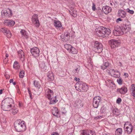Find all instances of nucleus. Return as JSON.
<instances>
[{"instance_id":"c85d7f7f","label":"nucleus","mask_w":135,"mask_h":135,"mask_svg":"<svg viewBox=\"0 0 135 135\" xmlns=\"http://www.w3.org/2000/svg\"><path fill=\"white\" fill-rule=\"evenodd\" d=\"M47 76L49 80H52L54 79L53 75L51 72H49L47 74Z\"/></svg>"},{"instance_id":"8fccbe9b","label":"nucleus","mask_w":135,"mask_h":135,"mask_svg":"<svg viewBox=\"0 0 135 135\" xmlns=\"http://www.w3.org/2000/svg\"><path fill=\"white\" fill-rule=\"evenodd\" d=\"M89 132H88V134L87 135H93L94 132L92 130L90 131V133Z\"/></svg>"},{"instance_id":"a878e982","label":"nucleus","mask_w":135,"mask_h":135,"mask_svg":"<svg viewBox=\"0 0 135 135\" xmlns=\"http://www.w3.org/2000/svg\"><path fill=\"white\" fill-rule=\"evenodd\" d=\"M40 67L43 71L46 70L47 68V67L44 62H42L40 64Z\"/></svg>"},{"instance_id":"37998d69","label":"nucleus","mask_w":135,"mask_h":135,"mask_svg":"<svg viewBox=\"0 0 135 135\" xmlns=\"http://www.w3.org/2000/svg\"><path fill=\"white\" fill-rule=\"evenodd\" d=\"M117 74H114L113 75V76L114 77L116 78H118L119 77L120 75V73L118 72H117Z\"/></svg>"},{"instance_id":"4d7b16f0","label":"nucleus","mask_w":135,"mask_h":135,"mask_svg":"<svg viewBox=\"0 0 135 135\" xmlns=\"http://www.w3.org/2000/svg\"><path fill=\"white\" fill-rule=\"evenodd\" d=\"M88 66L89 68H92L93 66L91 64V63H90L89 64H88Z\"/></svg>"},{"instance_id":"79ce46f5","label":"nucleus","mask_w":135,"mask_h":135,"mask_svg":"<svg viewBox=\"0 0 135 135\" xmlns=\"http://www.w3.org/2000/svg\"><path fill=\"white\" fill-rule=\"evenodd\" d=\"M70 14L74 17H75L77 16V13L76 11L74 12H71Z\"/></svg>"},{"instance_id":"a18cd8bd","label":"nucleus","mask_w":135,"mask_h":135,"mask_svg":"<svg viewBox=\"0 0 135 135\" xmlns=\"http://www.w3.org/2000/svg\"><path fill=\"white\" fill-rule=\"evenodd\" d=\"M127 11L128 12L131 14H133L134 13V12L133 10H130L129 8H127Z\"/></svg>"},{"instance_id":"5701e85b","label":"nucleus","mask_w":135,"mask_h":135,"mask_svg":"<svg viewBox=\"0 0 135 135\" xmlns=\"http://www.w3.org/2000/svg\"><path fill=\"white\" fill-rule=\"evenodd\" d=\"M133 126L131 123L129 124V126L126 127V129H127L126 131L128 134H130L132 131Z\"/></svg>"},{"instance_id":"f704fd0d","label":"nucleus","mask_w":135,"mask_h":135,"mask_svg":"<svg viewBox=\"0 0 135 135\" xmlns=\"http://www.w3.org/2000/svg\"><path fill=\"white\" fill-rule=\"evenodd\" d=\"M13 67L14 68L16 69H19L20 66L19 64L17 61H15L13 65Z\"/></svg>"},{"instance_id":"2f4dec72","label":"nucleus","mask_w":135,"mask_h":135,"mask_svg":"<svg viewBox=\"0 0 135 135\" xmlns=\"http://www.w3.org/2000/svg\"><path fill=\"white\" fill-rule=\"evenodd\" d=\"M10 111H11V113L12 114L14 115L16 114L18 112V110L16 108V107H13H13H12V108H11V109Z\"/></svg>"},{"instance_id":"bb28decb","label":"nucleus","mask_w":135,"mask_h":135,"mask_svg":"<svg viewBox=\"0 0 135 135\" xmlns=\"http://www.w3.org/2000/svg\"><path fill=\"white\" fill-rule=\"evenodd\" d=\"M122 132L123 130L122 128H118L115 131V135H121Z\"/></svg>"},{"instance_id":"cd10ccee","label":"nucleus","mask_w":135,"mask_h":135,"mask_svg":"<svg viewBox=\"0 0 135 135\" xmlns=\"http://www.w3.org/2000/svg\"><path fill=\"white\" fill-rule=\"evenodd\" d=\"M12 11L9 9L8 8L6 14L5 15V17H9L12 15Z\"/></svg>"},{"instance_id":"72a5a7b5","label":"nucleus","mask_w":135,"mask_h":135,"mask_svg":"<svg viewBox=\"0 0 135 135\" xmlns=\"http://www.w3.org/2000/svg\"><path fill=\"white\" fill-rule=\"evenodd\" d=\"M65 37L62 38L63 39H66L67 40H69L70 37V36L69 33L68 32H66L64 34Z\"/></svg>"},{"instance_id":"39448f33","label":"nucleus","mask_w":135,"mask_h":135,"mask_svg":"<svg viewBox=\"0 0 135 135\" xmlns=\"http://www.w3.org/2000/svg\"><path fill=\"white\" fill-rule=\"evenodd\" d=\"M75 85L78 86L79 87L78 91L83 92L86 91L87 89V86L86 84L82 81H79Z\"/></svg>"},{"instance_id":"b1692460","label":"nucleus","mask_w":135,"mask_h":135,"mask_svg":"<svg viewBox=\"0 0 135 135\" xmlns=\"http://www.w3.org/2000/svg\"><path fill=\"white\" fill-rule=\"evenodd\" d=\"M52 113L53 115L58 117V115L59 114V112L57 108L56 107L54 108V109L52 110Z\"/></svg>"},{"instance_id":"774afa93","label":"nucleus","mask_w":135,"mask_h":135,"mask_svg":"<svg viewBox=\"0 0 135 135\" xmlns=\"http://www.w3.org/2000/svg\"><path fill=\"white\" fill-rule=\"evenodd\" d=\"M103 108H104V106H103L102 107L101 110H103Z\"/></svg>"},{"instance_id":"7c9ffc66","label":"nucleus","mask_w":135,"mask_h":135,"mask_svg":"<svg viewBox=\"0 0 135 135\" xmlns=\"http://www.w3.org/2000/svg\"><path fill=\"white\" fill-rule=\"evenodd\" d=\"M20 33L22 36H23L26 38L28 37V33L24 30H22L20 31Z\"/></svg>"},{"instance_id":"423d86ee","label":"nucleus","mask_w":135,"mask_h":135,"mask_svg":"<svg viewBox=\"0 0 135 135\" xmlns=\"http://www.w3.org/2000/svg\"><path fill=\"white\" fill-rule=\"evenodd\" d=\"M108 42L111 48L113 49L118 47L120 44V40L115 39L111 40L108 41Z\"/></svg>"},{"instance_id":"6e6552de","label":"nucleus","mask_w":135,"mask_h":135,"mask_svg":"<svg viewBox=\"0 0 135 135\" xmlns=\"http://www.w3.org/2000/svg\"><path fill=\"white\" fill-rule=\"evenodd\" d=\"M30 52L32 55L35 58L38 57L40 55V50L36 47L31 49Z\"/></svg>"},{"instance_id":"1a4fd4ad","label":"nucleus","mask_w":135,"mask_h":135,"mask_svg":"<svg viewBox=\"0 0 135 135\" xmlns=\"http://www.w3.org/2000/svg\"><path fill=\"white\" fill-rule=\"evenodd\" d=\"M101 100V98L99 96H96L94 98L93 101V105L95 108H98Z\"/></svg>"},{"instance_id":"4c0bfd02","label":"nucleus","mask_w":135,"mask_h":135,"mask_svg":"<svg viewBox=\"0 0 135 135\" xmlns=\"http://www.w3.org/2000/svg\"><path fill=\"white\" fill-rule=\"evenodd\" d=\"M80 69V67L79 66H77L76 67L75 70H73V71L75 73H78L79 71V70Z\"/></svg>"},{"instance_id":"7ed1b4c3","label":"nucleus","mask_w":135,"mask_h":135,"mask_svg":"<svg viewBox=\"0 0 135 135\" xmlns=\"http://www.w3.org/2000/svg\"><path fill=\"white\" fill-rule=\"evenodd\" d=\"M93 50L97 53H99L101 52L103 50L102 44L98 41H95L94 42Z\"/></svg>"},{"instance_id":"2eb2a0df","label":"nucleus","mask_w":135,"mask_h":135,"mask_svg":"<svg viewBox=\"0 0 135 135\" xmlns=\"http://www.w3.org/2000/svg\"><path fill=\"white\" fill-rule=\"evenodd\" d=\"M54 92L53 91L49 89H48L46 90V97L48 99L49 98H50L53 97Z\"/></svg>"},{"instance_id":"9d476101","label":"nucleus","mask_w":135,"mask_h":135,"mask_svg":"<svg viewBox=\"0 0 135 135\" xmlns=\"http://www.w3.org/2000/svg\"><path fill=\"white\" fill-rule=\"evenodd\" d=\"M32 21L36 27H38L39 26L40 24L38 20L37 15L34 14L32 16Z\"/></svg>"},{"instance_id":"4468645a","label":"nucleus","mask_w":135,"mask_h":135,"mask_svg":"<svg viewBox=\"0 0 135 135\" xmlns=\"http://www.w3.org/2000/svg\"><path fill=\"white\" fill-rule=\"evenodd\" d=\"M15 23V22L12 20H7L4 21V24L5 25L9 26H13Z\"/></svg>"},{"instance_id":"338daca9","label":"nucleus","mask_w":135,"mask_h":135,"mask_svg":"<svg viewBox=\"0 0 135 135\" xmlns=\"http://www.w3.org/2000/svg\"><path fill=\"white\" fill-rule=\"evenodd\" d=\"M6 57H8V54H6Z\"/></svg>"},{"instance_id":"052dcab7","label":"nucleus","mask_w":135,"mask_h":135,"mask_svg":"<svg viewBox=\"0 0 135 135\" xmlns=\"http://www.w3.org/2000/svg\"><path fill=\"white\" fill-rule=\"evenodd\" d=\"M124 75L126 76V77H127L128 76V73H125L124 74Z\"/></svg>"},{"instance_id":"aec40b11","label":"nucleus","mask_w":135,"mask_h":135,"mask_svg":"<svg viewBox=\"0 0 135 135\" xmlns=\"http://www.w3.org/2000/svg\"><path fill=\"white\" fill-rule=\"evenodd\" d=\"M118 12V15L120 17L124 18L126 17V13L124 10L120 9L119 10Z\"/></svg>"},{"instance_id":"ea45409f","label":"nucleus","mask_w":135,"mask_h":135,"mask_svg":"<svg viewBox=\"0 0 135 135\" xmlns=\"http://www.w3.org/2000/svg\"><path fill=\"white\" fill-rule=\"evenodd\" d=\"M7 10L3 9L1 12L2 15V17L4 18L5 17V15L6 14Z\"/></svg>"},{"instance_id":"5fc2aeb1","label":"nucleus","mask_w":135,"mask_h":135,"mask_svg":"<svg viewBox=\"0 0 135 135\" xmlns=\"http://www.w3.org/2000/svg\"><path fill=\"white\" fill-rule=\"evenodd\" d=\"M102 118V116H97L95 118L97 119H100Z\"/></svg>"},{"instance_id":"0eeeda50","label":"nucleus","mask_w":135,"mask_h":135,"mask_svg":"<svg viewBox=\"0 0 135 135\" xmlns=\"http://www.w3.org/2000/svg\"><path fill=\"white\" fill-rule=\"evenodd\" d=\"M124 32L120 26H117L115 27L113 32L114 35L119 36L123 35Z\"/></svg>"},{"instance_id":"a19ab883","label":"nucleus","mask_w":135,"mask_h":135,"mask_svg":"<svg viewBox=\"0 0 135 135\" xmlns=\"http://www.w3.org/2000/svg\"><path fill=\"white\" fill-rule=\"evenodd\" d=\"M24 71L23 70L21 71L20 73V77L21 78L23 77L24 75Z\"/></svg>"},{"instance_id":"6ab92c4d","label":"nucleus","mask_w":135,"mask_h":135,"mask_svg":"<svg viewBox=\"0 0 135 135\" xmlns=\"http://www.w3.org/2000/svg\"><path fill=\"white\" fill-rule=\"evenodd\" d=\"M56 96L54 97L53 96L49 98L48 99L50 100L49 102L50 104H54L58 101V100L56 99Z\"/></svg>"},{"instance_id":"3c124183","label":"nucleus","mask_w":135,"mask_h":135,"mask_svg":"<svg viewBox=\"0 0 135 135\" xmlns=\"http://www.w3.org/2000/svg\"><path fill=\"white\" fill-rule=\"evenodd\" d=\"M28 93H29V94L30 97V98L31 99H32V94L31 93V91H30V90H29V89H28Z\"/></svg>"},{"instance_id":"4be33fe9","label":"nucleus","mask_w":135,"mask_h":135,"mask_svg":"<svg viewBox=\"0 0 135 135\" xmlns=\"http://www.w3.org/2000/svg\"><path fill=\"white\" fill-rule=\"evenodd\" d=\"M131 29L129 25H123L122 26V30L126 32H127Z\"/></svg>"},{"instance_id":"c756f323","label":"nucleus","mask_w":135,"mask_h":135,"mask_svg":"<svg viewBox=\"0 0 135 135\" xmlns=\"http://www.w3.org/2000/svg\"><path fill=\"white\" fill-rule=\"evenodd\" d=\"M131 91L132 92V94L135 97V85L132 84L131 87Z\"/></svg>"},{"instance_id":"9b49d317","label":"nucleus","mask_w":135,"mask_h":135,"mask_svg":"<svg viewBox=\"0 0 135 135\" xmlns=\"http://www.w3.org/2000/svg\"><path fill=\"white\" fill-rule=\"evenodd\" d=\"M1 31L6 35L8 38H10L11 36V33L9 31L7 28H1Z\"/></svg>"},{"instance_id":"20e7f679","label":"nucleus","mask_w":135,"mask_h":135,"mask_svg":"<svg viewBox=\"0 0 135 135\" xmlns=\"http://www.w3.org/2000/svg\"><path fill=\"white\" fill-rule=\"evenodd\" d=\"M1 108L4 110L9 111L11 108H12V107L11 103L8 101L3 100L2 103Z\"/></svg>"},{"instance_id":"49530a36","label":"nucleus","mask_w":135,"mask_h":135,"mask_svg":"<svg viewBox=\"0 0 135 135\" xmlns=\"http://www.w3.org/2000/svg\"><path fill=\"white\" fill-rule=\"evenodd\" d=\"M118 110L117 109H114L113 110V112L114 114H117L118 113Z\"/></svg>"},{"instance_id":"c03bdc74","label":"nucleus","mask_w":135,"mask_h":135,"mask_svg":"<svg viewBox=\"0 0 135 135\" xmlns=\"http://www.w3.org/2000/svg\"><path fill=\"white\" fill-rule=\"evenodd\" d=\"M117 81L119 84H121L122 83V80L121 78L118 79Z\"/></svg>"},{"instance_id":"a211bd4d","label":"nucleus","mask_w":135,"mask_h":135,"mask_svg":"<svg viewBox=\"0 0 135 135\" xmlns=\"http://www.w3.org/2000/svg\"><path fill=\"white\" fill-rule=\"evenodd\" d=\"M110 65V64L107 61H105L104 62L103 64L100 66L102 69L104 70L108 67Z\"/></svg>"},{"instance_id":"0e129e2a","label":"nucleus","mask_w":135,"mask_h":135,"mask_svg":"<svg viewBox=\"0 0 135 135\" xmlns=\"http://www.w3.org/2000/svg\"><path fill=\"white\" fill-rule=\"evenodd\" d=\"M2 91L3 90L2 89H1L0 90V94H2Z\"/></svg>"},{"instance_id":"58836bf2","label":"nucleus","mask_w":135,"mask_h":135,"mask_svg":"<svg viewBox=\"0 0 135 135\" xmlns=\"http://www.w3.org/2000/svg\"><path fill=\"white\" fill-rule=\"evenodd\" d=\"M64 46L66 49L67 50L68 52L69 51V50H70V49L72 47V46L71 45L67 44L65 45H64Z\"/></svg>"},{"instance_id":"de8ad7c7","label":"nucleus","mask_w":135,"mask_h":135,"mask_svg":"<svg viewBox=\"0 0 135 135\" xmlns=\"http://www.w3.org/2000/svg\"><path fill=\"white\" fill-rule=\"evenodd\" d=\"M70 13H71V12H74L76 11L75 9L71 7L70 9V10L69 11Z\"/></svg>"},{"instance_id":"864d4df0","label":"nucleus","mask_w":135,"mask_h":135,"mask_svg":"<svg viewBox=\"0 0 135 135\" xmlns=\"http://www.w3.org/2000/svg\"><path fill=\"white\" fill-rule=\"evenodd\" d=\"M122 19L120 18H118L116 20V22H118L119 21H121Z\"/></svg>"},{"instance_id":"f257e3e1","label":"nucleus","mask_w":135,"mask_h":135,"mask_svg":"<svg viewBox=\"0 0 135 135\" xmlns=\"http://www.w3.org/2000/svg\"><path fill=\"white\" fill-rule=\"evenodd\" d=\"M95 31L97 36L99 37H103L107 36L111 33V31L109 29L103 26L100 27L96 29Z\"/></svg>"},{"instance_id":"f3484780","label":"nucleus","mask_w":135,"mask_h":135,"mask_svg":"<svg viewBox=\"0 0 135 135\" xmlns=\"http://www.w3.org/2000/svg\"><path fill=\"white\" fill-rule=\"evenodd\" d=\"M127 89L126 87H123L120 88L118 89L117 91L122 94H125L127 91Z\"/></svg>"},{"instance_id":"dca6fc26","label":"nucleus","mask_w":135,"mask_h":135,"mask_svg":"<svg viewBox=\"0 0 135 135\" xmlns=\"http://www.w3.org/2000/svg\"><path fill=\"white\" fill-rule=\"evenodd\" d=\"M18 54L21 60L23 61L24 60L25 55L23 51L22 50H20L18 52Z\"/></svg>"},{"instance_id":"f03ea898","label":"nucleus","mask_w":135,"mask_h":135,"mask_svg":"<svg viewBox=\"0 0 135 135\" xmlns=\"http://www.w3.org/2000/svg\"><path fill=\"white\" fill-rule=\"evenodd\" d=\"M14 126L15 129L18 132L24 131L26 129L25 122L23 121H16L15 122Z\"/></svg>"},{"instance_id":"f8f14e48","label":"nucleus","mask_w":135,"mask_h":135,"mask_svg":"<svg viewBox=\"0 0 135 135\" xmlns=\"http://www.w3.org/2000/svg\"><path fill=\"white\" fill-rule=\"evenodd\" d=\"M102 10L105 14H107L111 11L112 8L108 6H106L103 7Z\"/></svg>"},{"instance_id":"680f3d73","label":"nucleus","mask_w":135,"mask_h":135,"mask_svg":"<svg viewBox=\"0 0 135 135\" xmlns=\"http://www.w3.org/2000/svg\"><path fill=\"white\" fill-rule=\"evenodd\" d=\"M13 81V79H11L9 81L10 83H12Z\"/></svg>"},{"instance_id":"69168bd1","label":"nucleus","mask_w":135,"mask_h":135,"mask_svg":"<svg viewBox=\"0 0 135 135\" xmlns=\"http://www.w3.org/2000/svg\"><path fill=\"white\" fill-rule=\"evenodd\" d=\"M127 123H128V122H126L125 124H124V128H125V127L126 126H127Z\"/></svg>"},{"instance_id":"e2e57ef3","label":"nucleus","mask_w":135,"mask_h":135,"mask_svg":"<svg viewBox=\"0 0 135 135\" xmlns=\"http://www.w3.org/2000/svg\"><path fill=\"white\" fill-rule=\"evenodd\" d=\"M12 83L14 85H15L16 84V83L15 81H13Z\"/></svg>"},{"instance_id":"603ef678","label":"nucleus","mask_w":135,"mask_h":135,"mask_svg":"<svg viewBox=\"0 0 135 135\" xmlns=\"http://www.w3.org/2000/svg\"><path fill=\"white\" fill-rule=\"evenodd\" d=\"M51 135H59V134L57 132H53Z\"/></svg>"},{"instance_id":"473e14b6","label":"nucleus","mask_w":135,"mask_h":135,"mask_svg":"<svg viewBox=\"0 0 135 135\" xmlns=\"http://www.w3.org/2000/svg\"><path fill=\"white\" fill-rule=\"evenodd\" d=\"M69 52L71 53H72L74 54H76L77 53V51L72 46L71 48L70 49V50H69Z\"/></svg>"},{"instance_id":"6e6d98bb","label":"nucleus","mask_w":135,"mask_h":135,"mask_svg":"<svg viewBox=\"0 0 135 135\" xmlns=\"http://www.w3.org/2000/svg\"><path fill=\"white\" fill-rule=\"evenodd\" d=\"M92 9L93 10L95 11V8L94 4H93L92 6Z\"/></svg>"},{"instance_id":"09e8293b","label":"nucleus","mask_w":135,"mask_h":135,"mask_svg":"<svg viewBox=\"0 0 135 135\" xmlns=\"http://www.w3.org/2000/svg\"><path fill=\"white\" fill-rule=\"evenodd\" d=\"M121 99L120 98H118L116 100L117 103L118 104H119L120 103H121Z\"/></svg>"},{"instance_id":"412c9836","label":"nucleus","mask_w":135,"mask_h":135,"mask_svg":"<svg viewBox=\"0 0 135 135\" xmlns=\"http://www.w3.org/2000/svg\"><path fill=\"white\" fill-rule=\"evenodd\" d=\"M105 83L107 86H112L113 87V85H115V84L113 81L112 80L109 79H107V80L105 81Z\"/></svg>"},{"instance_id":"393cba45","label":"nucleus","mask_w":135,"mask_h":135,"mask_svg":"<svg viewBox=\"0 0 135 135\" xmlns=\"http://www.w3.org/2000/svg\"><path fill=\"white\" fill-rule=\"evenodd\" d=\"M54 25L56 28H59L62 26L61 22L59 21L54 20Z\"/></svg>"},{"instance_id":"ddd939ff","label":"nucleus","mask_w":135,"mask_h":135,"mask_svg":"<svg viewBox=\"0 0 135 135\" xmlns=\"http://www.w3.org/2000/svg\"><path fill=\"white\" fill-rule=\"evenodd\" d=\"M74 105L75 107L79 108L83 107V104L81 100L78 99L76 100L74 103Z\"/></svg>"},{"instance_id":"bf43d9fd","label":"nucleus","mask_w":135,"mask_h":135,"mask_svg":"<svg viewBox=\"0 0 135 135\" xmlns=\"http://www.w3.org/2000/svg\"><path fill=\"white\" fill-rule=\"evenodd\" d=\"M88 62L89 63V64L90 63H91V58H89V59H88Z\"/></svg>"},{"instance_id":"c9c22d12","label":"nucleus","mask_w":135,"mask_h":135,"mask_svg":"<svg viewBox=\"0 0 135 135\" xmlns=\"http://www.w3.org/2000/svg\"><path fill=\"white\" fill-rule=\"evenodd\" d=\"M89 132L86 130H83L81 131L80 135H87Z\"/></svg>"},{"instance_id":"13d9d810","label":"nucleus","mask_w":135,"mask_h":135,"mask_svg":"<svg viewBox=\"0 0 135 135\" xmlns=\"http://www.w3.org/2000/svg\"><path fill=\"white\" fill-rule=\"evenodd\" d=\"M74 79L76 81H77V80L78 81H79L80 80V79L79 78H77L75 77L74 78Z\"/></svg>"},{"instance_id":"e433bc0d","label":"nucleus","mask_w":135,"mask_h":135,"mask_svg":"<svg viewBox=\"0 0 135 135\" xmlns=\"http://www.w3.org/2000/svg\"><path fill=\"white\" fill-rule=\"evenodd\" d=\"M33 84L34 86L37 88L38 89H39L41 86L40 85L38 81H34L33 83Z\"/></svg>"}]
</instances>
